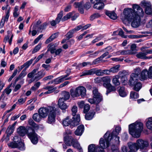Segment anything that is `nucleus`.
Here are the masks:
<instances>
[{"instance_id": "obj_25", "label": "nucleus", "mask_w": 152, "mask_h": 152, "mask_svg": "<svg viewBox=\"0 0 152 152\" xmlns=\"http://www.w3.org/2000/svg\"><path fill=\"white\" fill-rule=\"evenodd\" d=\"M148 78V74L147 73V69H144L141 72L140 77V78L141 80H144Z\"/></svg>"}, {"instance_id": "obj_31", "label": "nucleus", "mask_w": 152, "mask_h": 152, "mask_svg": "<svg viewBox=\"0 0 152 152\" xmlns=\"http://www.w3.org/2000/svg\"><path fill=\"white\" fill-rule=\"evenodd\" d=\"M118 93L119 95L122 97L126 96L127 94V92L124 87H120L118 90Z\"/></svg>"}, {"instance_id": "obj_5", "label": "nucleus", "mask_w": 152, "mask_h": 152, "mask_svg": "<svg viewBox=\"0 0 152 152\" xmlns=\"http://www.w3.org/2000/svg\"><path fill=\"white\" fill-rule=\"evenodd\" d=\"M29 123L32 126V127L29 128L28 130L27 135L32 143L34 144H36L38 142V136L35 132L34 130L38 129L39 126L32 120L29 121Z\"/></svg>"}, {"instance_id": "obj_57", "label": "nucleus", "mask_w": 152, "mask_h": 152, "mask_svg": "<svg viewBox=\"0 0 152 152\" xmlns=\"http://www.w3.org/2000/svg\"><path fill=\"white\" fill-rule=\"evenodd\" d=\"M41 44L39 43L35 47L34 49L32 51V53L33 54L34 53L39 51L41 48Z\"/></svg>"}, {"instance_id": "obj_27", "label": "nucleus", "mask_w": 152, "mask_h": 152, "mask_svg": "<svg viewBox=\"0 0 152 152\" xmlns=\"http://www.w3.org/2000/svg\"><path fill=\"white\" fill-rule=\"evenodd\" d=\"M98 148H99L98 145L94 144H91L88 146V152H96Z\"/></svg>"}, {"instance_id": "obj_47", "label": "nucleus", "mask_w": 152, "mask_h": 152, "mask_svg": "<svg viewBox=\"0 0 152 152\" xmlns=\"http://www.w3.org/2000/svg\"><path fill=\"white\" fill-rule=\"evenodd\" d=\"M41 85V83L40 82H36L31 88V90L33 91L36 90Z\"/></svg>"}, {"instance_id": "obj_56", "label": "nucleus", "mask_w": 152, "mask_h": 152, "mask_svg": "<svg viewBox=\"0 0 152 152\" xmlns=\"http://www.w3.org/2000/svg\"><path fill=\"white\" fill-rule=\"evenodd\" d=\"M11 85H10L8 86L3 91V93H6L9 95L12 91V89L10 88Z\"/></svg>"}, {"instance_id": "obj_36", "label": "nucleus", "mask_w": 152, "mask_h": 152, "mask_svg": "<svg viewBox=\"0 0 152 152\" xmlns=\"http://www.w3.org/2000/svg\"><path fill=\"white\" fill-rule=\"evenodd\" d=\"M26 71V70H25V69H23L22 70L18 77L15 80V82L23 78L27 74Z\"/></svg>"}, {"instance_id": "obj_28", "label": "nucleus", "mask_w": 152, "mask_h": 152, "mask_svg": "<svg viewBox=\"0 0 152 152\" xmlns=\"http://www.w3.org/2000/svg\"><path fill=\"white\" fill-rule=\"evenodd\" d=\"M63 98H59L58 100V104L60 108L62 110H65L67 107V106L64 103Z\"/></svg>"}, {"instance_id": "obj_6", "label": "nucleus", "mask_w": 152, "mask_h": 152, "mask_svg": "<svg viewBox=\"0 0 152 152\" xmlns=\"http://www.w3.org/2000/svg\"><path fill=\"white\" fill-rule=\"evenodd\" d=\"M14 142L8 143V146L12 148H18L21 150L25 149L24 144L18 136H15L13 138Z\"/></svg>"}, {"instance_id": "obj_34", "label": "nucleus", "mask_w": 152, "mask_h": 152, "mask_svg": "<svg viewBox=\"0 0 152 152\" xmlns=\"http://www.w3.org/2000/svg\"><path fill=\"white\" fill-rule=\"evenodd\" d=\"M63 97L60 98H63V101H65L68 99L70 97V94L69 92L64 91L62 93Z\"/></svg>"}, {"instance_id": "obj_14", "label": "nucleus", "mask_w": 152, "mask_h": 152, "mask_svg": "<svg viewBox=\"0 0 152 152\" xmlns=\"http://www.w3.org/2000/svg\"><path fill=\"white\" fill-rule=\"evenodd\" d=\"M53 107H42L39 109L38 113L43 118H45L51 110H53Z\"/></svg>"}, {"instance_id": "obj_41", "label": "nucleus", "mask_w": 152, "mask_h": 152, "mask_svg": "<svg viewBox=\"0 0 152 152\" xmlns=\"http://www.w3.org/2000/svg\"><path fill=\"white\" fill-rule=\"evenodd\" d=\"M94 114L95 113L94 112H90L86 115L85 116L86 119L88 120H91L93 118Z\"/></svg>"}, {"instance_id": "obj_9", "label": "nucleus", "mask_w": 152, "mask_h": 152, "mask_svg": "<svg viewBox=\"0 0 152 152\" xmlns=\"http://www.w3.org/2000/svg\"><path fill=\"white\" fill-rule=\"evenodd\" d=\"M38 68L34 69L31 72L28 73L27 77L29 78L34 77V79L39 80L42 78L45 75L43 70H41L37 72Z\"/></svg>"}, {"instance_id": "obj_44", "label": "nucleus", "mask_w": 152, "mask_h": 152, "mask_svg": "<svg viewBox=\"0 0 152 152\" xmlns=\"http://www.w3.org/2000/svg\"><path fill=\"white\" fill-rule=\"evenodd\" d=\"M139 96L138 94L135 92L132 91L130 94V97L134 99H136L138 98Z\"/></svg>"}, {"instance_id": "obj_51", "label": "nucleus", "mask_w": 152, "mask_h": 152, "mask_svg": "<svg viewBox=\"0 0 152 152\" xmlns=\"http://www.w3.org/2000/svg\"><path fill=\"white\" fill-rule=\"evenodd\" d=\"M91 62H83L82 63L79 64L77 67H78L80 68H82L88 65H91Z\"/></svg>"}, {"instance_id": "obj_18", "label": "nucleus", "mask_w": 152, "mask_h": 152, "mask_svg": "<svg viewBox=\"0 0 152 152\" xmlns=\"http://www.w3.org/2000/svg\"><path fill=\"white\" fill-rule=\"evenodd\" d=\"M69 142L71 143V145L74 148H77L80 152H83L82 148L76 139H74L73 138L71 137L69 139V142H68V143Z\"/></svg>"}, {"instance_id": "obj_54", "label": "nucleus", "mask_w": 152, "mask_h": 152, "mask_svg": "<svg viewBox=\"0 0 152 152\" xmlns=\"http://www.w3.org/2000/svg\"><path fill=\"white\" fill-rule=\"evenodd\" d=\"M72 15V12H69L66 15L64 16L61 19L62 21H64L69 18Z\"/></svg>"}, {"instance_id": "obj_23", "label": "nucleus", "mask_w": 152, "mask_h": 152, "mask_svg": "<svg viewBox=\"0 0 152 152\" xmlns=\"http://www.w3.org/2000/svg\"><path fill=\"white\" fill-rule=\"evenodd\" d=\"M84 127L83 125H80L75 132V134L78 136L81 135L84 132Z\"/></svg>"}, {"instance_id": "obj_43", "label": "nucleus", "mask_w": 152, "mask_h": 152, "mask_svg": "<svg viewBox=\"0 0 152 152\" xmlns=\"http://www.w3.org/2000/svg\"><path fill=\"white\" fill-rule=\"evenodd\" d=\"M64 78H62V77H60L56 78L53 80L54 83V84H57L61 82L64 81Z\"/></svg>"}, {"instance_id": "obj_42", "label": "nucleus", "mask_w": 152, "mask_h": 152, "mask_svg": "<svg viewBox=\"0 0 152 152\" xmlns=\"http://www.w3.org/2000/svg\"><path fill=\"white\" fill-rule=\"evenodd\" d=\"M13 35H12L10 37V36L9 35H7L5 36L4 39V42L5 43L7 42H8L10 45H11L12 40V37Z\"/></svg>"}, {"instance_id": "obj_3", "label": "nucleus", "mask_w": 152, "mask_h": 152, "mask_svg": "<svg viewBox=\"0 0 152 152\" xmlns=\"http://www.w3.org/2000/svg\"><path fill=\"white\" fill-rule=\"evenodd\" d=\"M127 145L130 149L128 152H136L139 149L142 150L147 147L149 143L147 141L139 139L137 140L136 143L130 142L128 143Z\"/></svg>"}, {"instance_id": "obj_8", "label": "nucleus", "mask_w": 152, "mask_h": 152, "mask_svg": "<svg viewBox=\"0 0 152 152\" xmlns=\"http://www.w3.org/2000/svg\"><path fill=\"white\" fill-rule=\"evenodd\" d=\"M70 94L73 97H77L80 96L83 97L86 95V90L83 86H80L77 88L75 90L71 89Z\"/></svg>"}, {"instance_id": "obj_50", "label": "nucleus", "mask_w": 152, "mask_h": 152, "mask_svg": "<svg viewBox=\"0 0 152 152\" xmlns=\"http://www.w3.org/2000/svg\"><path fill=\"white\" fill-rule=\"evenodd\" d=\"M117 53H120V54L125 55H127V54H131L130 53V51L129 50H120L118 52H117Z\"/></svg>"}, {"instance_id": "obj_38", "label": "nucleus", "mask_w": 152, "mask_h": 152, "mask_svg": "<svg viewBox=\"0 0 152 152\" xmlns=\"http://www.w3.org/2000/svg\"><path fill=\"white\" fill-rule=\"evenodd\" d=\"M146 125L148 129L152 130V117H150L148 119Z\"/></svg>"}, {"instance_id": "obj_7", "label": "nucleus", "mask_w": 152, "mask_h": 152, "mask_svg": "<svg viewBox=\"0 0 152 152\" xmlns=\"http://www.w3.org/2000/svg\"><path fill=\"white\" fill-rule=\"evenodd\" d=\"M73 120L70 119L69 117H67L63 120L62 123L63 126H68L70 125L71 127L77 126L79 124L80 121V116L77 115L74 118H72Z\"/></svg>"}, {"instance_id": "obj_48", "label": "nucleus", "mask_w": 152, "mask_h": 152, "mask_svg": "<svg viewBox=\"0 0 152 152\" xmlns=\"http://www.w3.org/2000/svg\"><path fill=\"white\" fill-rule=\"evenodd\" d=\"M100 15L98 13H96L92 15L90 17V20L92 21L94 19L100 17Z\"/></svg>"}, {"instance_id": "obj_4", "label": "nucleus", "mask_w": 152, "mask_h": 152, "mask_svg": "<svg viewBox=\"0 0 152 152\" xmlns=\"http://www.w3.org/2000/svg\"><path fill=\"white\" fill-rule=\"evenodd\" d=\"M143 124L139 122H136L129 125V132L132 136L136 138H139L143 130Z\"/></svg>"}, {"instance_id": "obj_53", "label": "nucleus", "mask_w": 152, "mask_h": 152, "mask_svg": "<svg viewBox=\"0 0 152 152\" xmlns=\"http://www.w3.org/2000/svg\"><path fill=\"white\" fill-rule=\"evenodd\" d=\"M70 69H68L67 70V75L62 76V78H64V81L65 80H69L71 79V77H67L69 75L70 73Z\"/></svg>"}, {"instance_id": "obj_58", "label": "nucleus", "mask_w": 152, "mask_h": 152, "mask_svg": "<svg viewBox=\"0 0 152 152\" xmlns=\"http://www.w3.org/2000/svg\"><path fill=\"white\" fill-rule=\"evenodd\" d=\"M102 58L100 56L98 58L95 60H94L93 62V64H96L100 63L102 60Z\"/></svg>"}, {"instance_id": "obj_35", "label": "nucleus", "mask_w": 152, "mask_h": 152, "mask_svg": "<svg viewBox=\"0 0 152 152\" xmlns=\"http://www.w3.org/2000/svg\"><path fill=\"white\" fill-rule=\"evenodd\" d=\"M58 36V34L55 33L51 36L49 38L47 39L45 41L46 44H48L50 42L53 41L54 39L57 37Z\"/></svg>"}, {"instance_id": "obj_26", "label": "nucleus", "mask_w": 152, "mask_h": 152, "mask_svg": "<svg viewBox=\"0 0 152 152\" xmlns=\"http://www.w3.org/2000/svg\"><path fill=\"white\" fill-rule=\"evenodd\" d=\"M110 81L111 79L109 76H106L102 77V81L104 82L103 85L105 87L108 86L110 84Z\"/></svg>"}, {"instance_id": "obj_32", "label": "nucleus", "mask_w": 152, "mask_h": 152, "mask_svg": "<svg viewBox=\"0 0 152 152\" xmlns=\"http://www.w3.org/2000/svg\"><path fill=\"white\" fill-rule=\"evenodd\" d=\"M42 118H43L39 113H35L33 116V118L34 120L37 122H39L41 120Z\"/></svg>"}, {"instance_id": "obj_30", "label": "nucleus", "mask_w": 152, "mask_h": 152, "mask_svg": "<svg viewBox=\"0 0 152 152\" xmlns=\"http://www.w3.org/2000/svg\"><path fill=\"white\" fill-rule=\"evenodd\" d=\"M104 1H100L96 3L94 5V8L99 10L103 9L104 6Z\"/></svg>"}, {"instance_id": "obj_55", "label": "nucleus", "mask_w": 152, "mask_h": 152, "mask_svg": "<svg viewBox=\"0 0 152 152\" xmlns=\"http://www.w3.org/2000/svg\"><path fill=\"white\" fill-rule=\"evenodd\" d=\"M117 145H113L111 146V150L112 152H119V151L117 147Z\"/></svg>"}, {"instance_id": "obj_2", "label": "nucleus", "mask_w": 152, "mask_h": 152, "mask_svg": "<svg viewBox=\"0 0 152 152\" xmlns=\"http://www.w3.org/2000/svg\"><path fill=\"white\" fill-rule=\"evenodd\" d=\"M110 136V132H107L104 136V139L101 138L99 141V143L101 148H105L108 147L109 144V142H110L111 147L113 145H118L120 143L119 140V137L117 136L114 137L112 136Z\"/></svg>"}, {"instance_id": "obj_29", "label": "nucleus", "mask_w": 152, "mask_h": 152, "mask_svg": "<svg viewBox=\"0 0 152 152\" xmlns=\"http://www.w3.org/2000/svg\"><path fill=\"white\" fill-rule=\"evenodd\" d=\"M146 55L147 53H146L145 52H141L137 53L136 54V56L138 58L141 59H147L151 58L146 56Z\"/></svg>"}, {"instance_id": "obj_63", "label": "nucleus", "mask_w": 152, "mask_h": 152, "mask_svg": "<svg viewBox=\"0 0 152 152\" xmlns=\"http://www.w3.org/2000/svg\"><path fill=\"white\" fill-rule=\"evenodd\" d=\"M111 59L112 61L115 62L122 61L124 60L123 58H112Z\"/></svg>"}, {"instance_id": "obj_11", "label": "nucleus", "mask_w": 152, "mask_h": 152, "mask_svg": "<svg viewBox=\"0 0 152 152\" xmlns=\"http://www.w3.org/2000/svg\"><path fill=\"white\" fill-rule=\"evenodd\" d=\"M95 74L97 76L103 75V71L102 70H96L95 69H92L89 70H85L80 74V77L91 75Z\"/></svg>"}, {"instance_id": "obj_19", "label": "nucleus", "mask_w": 152, "mask_h": 152, "mask_svg": "<svg viewBox=\"0 0 152 152\" xmlns=\"http://www.w3.org/2000/svg\"><path fill=\"white\" fill-rule=\"evenodd\" d=\"M18 133L21 136H23L26 133L27 134L28 130L24 126H21L17 129Z\"/></svg>"}, {"instance_id": "obj_46", "label": "nucleus", "mask_w": 152, "mask_h": 152, "mask_svg": "<svg viewBox=\"0 0 152 152\" xmlns=\"http://www.w3.org/2000/svg\"><path fill=\"white\" fill-rule=\"evenodd\" d=\"M136 45L135 44H132L131 46V50H129L130 51V53L131 54H134L135 53L137 50L136 49Z\"/></svg>"}, {"instance_id": "obj_22", "label": "nucleus", "mask_w": 152, "mask_h": 152, "mask_svg": "<svg viewBox=\"0 0 152 152\" xmlns=\"http://www.w3.org/2000/svg\"><path fill=\"white\" fill-rule=\"evenodd\" d=\"M44 88L46 90H48V91H46L44 93H42L40 94V95L43 94H51L56 90L57 88L56 87H54L52 86H48L45 88Z\"/></svg>"}, {"instance_id": "obj_39", "label": "nucleus", "mask_w": 152, "mask_h": 152, "mask_svg": "<svg viewBox=\"0 0 152 152\" xmlns=\"http://www.w3.org/2000/svg\"><path fill=\"white\" fill-rule=\"evenodd\" d=\"M120 67L119 65H117L112 67L110 69V72L117 73L119 71V69Z\"/></svg>"}, {"instance_id": "obj_17", "label": "nucleus", "mask_w": 152, "mask_h": 152, "mask_svg": "<svg viewBox=\"0 0 152 152\" xmlns=\"http://www.w3.org/2000/svg\"><path fill=\"white\" fill-rule=\"evenodd\" d=\"M50 51L52 54L55 53V55L54 57H56V56L58 55L61 52L62 50L61 49H58L56 50L55 48V46L54 45H51L48 49L46 53H47L48 51Z\"/></svg>"}, {"instance_id": "obj_21", "label": "nucleus", "mask_w": 152, "mask_h": 152, "mask_svg": "<svg viewBox=\"0 0 152 152\" xmlns=\"http://www.w3.org/2000/svg\"><path fill=\"white\" fill-rule=\"evenodd\" d=\"M72 132L70 130H67L66 131L64 134V140L66 143L67 144L68 142H69V139L70 138H73L70 135L71 134Z\"/></svg>"}, {"instance_id": "obj_24", "label": "nucleus", "mask_w": 152, "mask_h": 152, "mask_svg": "<svg viewBox=\"0 0 152 152\" xmlns=\"http://www.w3.org/2000/svg\"><path fill=\"white\" fill-rule=\"evenodd\" d=\"M105 12V14L111 19L113 20H115L117 18V15L114 11H111L106 10Z\"/></svg>"}, {"instance_id": "obj_59", "label": "nucleus", "mask_w": 152, "mask_h": 152, "mask_svg": "<svg viewBox=\"0 0 152 152\" xmlns=\"http://www.w3.org/2000/svg\"><path fill=\"white\" fill-rule=\"evenodd\" d=\"M147 73L148 75V78L150 79H152V66H150L147 70Z\"/></svg>"}, {"instance_id": "obj_45", "label": "nucleus", "mask_w": 152, "mask_h": 152, "mask_svg": "<svg viewBox=\"0 0 152 152\" xmlns=\"http://www.w3.org/2000/svg\"><path fill=\"white\" fill-rule=\"evenodd\" d=\"M34 60V59H31L29 61H28L23 64L25 68L24 69H25V70H26V69L29 67L30 65L32 63L33 61Z\"/></svg>"}, {"instance_id": "obj_49", "label": "nucleus", "mask_w": 152, "mask_h": 152, "mask_svg": "<svg viewBox=\"0 0 152 152\" xmlns=\"http://www.w3.org/2000/svg\"><path fill=\"white\" fill-rule=\"evenodd\" d=\"M14 129L13 126H10L6 130V132L7 134L10 135L13 132Z\"/></svg>"}, {"instance_id": "obj_12", "label": "nucleus", "mask_w": 152, "mask_h": 152, "mask_svg": "<svg viewBox=\"0 0 152 152\" xmlns=\"http://www.w3.org/2000/svg\"><path fill=\"white\" fill-rule=\"evenodd\" d=\"M141 6L145 8V12L148 15L152 14V8L151 3L148 1L143 0L141 2Z\"/></svg>"}, {"instance_id": "obj_15", "label": "nucleus", "mask_w": 152, "mask_h": 152, "mask_svg": "<svg viewBox=\"0 0 152 152\" xmlns=\"http://www.w3.org/2000/svg\"><path fill=\"white\" fill-rule=\"evenodd\" d=\"M141 72V69L140 68H137L134 70L133 73L131 75L130 81L133 83L134 80H138L140 78V75Z\"/></svg>"}, {"instance_id": "obj_13", "label": "nucleus", "mask_w": 152, "mask_h": 152, "mask_svg": "<svg viewBox=\"0 0 152 152\" xmlns=\"http://www.w3.org/2000/svg\"><path fill=\"white\" fill-rule=\"evenodd\" d=\"M56 108L53 107V110H51L48 114L47 122L50 124L54 123L55 121L56 116Z\"/></svg>"}, {"instance_id": "obj_61", "label": "nucleus", "mask_w": 152, "mask_h": 152, "mask_svg": "<svg viewBox=\"0 0 152 152\" xmlns=\"http://www.w3.org/2000/svg\"><path fill=\"white\" fill-rule=\"evenodd\" d=\"M90 108V107L89 104H85L84 107V112L85 113H86L89 110Z\"/></svg>"}, {"instance_id": "obj_16", "label": "nucleus", "mask_w": 152, "mask_h": 152, "mask_svg": "<svg viewBox=\"0 0 152 152\" xmlns=\"http://www.w3.org/2000/svg\"><path fill=\"white\" fill-rule=\"evenodd\" d=\"M133 83H132L130 80H129V84L134 86V89L136 91H139L142 87L141 83L138 81V80H134Z\"/></svg>"}, {"instance_id": "obj_62", "label": "nucleus", "mask_w": 152, "mask_h": 152, "mask_svg": "<svg viewBox=\"0 0 152 152\" xmlns=\"http://www.w3.org/2000/svg\"><path fill=\"white\" fill-rule=\"evenodd\" d=\"M105 87L107 88V89H108L111 91L115 90V87L112 86L111 84H110L108 86H107V87Z\"/></svg>"}, {"instance_id": "obj_60", "label": "nucleus", "mask_w": 152, "mask_h": 152, "mask_svg": "<svg viewBox=\"0 0 152 152\" xmlns=\"http://www.w3.org/2000/svg\"><path fill=\"white\" fill-rule=\"evenodd\" d=\"M26 101V99L20 98L18 99V102H16V103L20 105L22 104L25 102Z\"/></svg>"}, {"instance_id": "obj_33", "label": "nucleus", "mask_w": 152, "mask_h": 152, "mask_svg": "<svg viewBox=\"0 0 152 152\" xmlns=\"http://www.w3.org/2000/svg\"><path fill=\"white\" fill-rule=\"evenodd\" d=\"M119 78V75H116L114 76L113 79V83L115 86H118L120 84V82L118 80Z\"/></svg>"}, {"instance_id": "obj_40", "label": "nucleus", "mask_w": 152, "mask_h": 152, "mask_svg": "<svg viewBox=\"0 0 152 152\" xmlns=\"http://www.w3.org/2000/svg\"><path fill=\"white\" fill-rule=\"evenodd\" d=\"M77 106H73L72 109V115L73 116L72 118H74L75 117H76V116L78 115H80L79 114H77L76 115V113L77 112Z\"/></svg>"}, {"instance_id": "obj_1", "label": "nucleus", "mask_w": 152, "mask_h": 152, "mask_svg": "<svg viewBox=\"0 0 152 152\" xmlns=\"http://www.w3.org/2000/svg\"><path fill=\"white\" fill-rule=\"evenodd\" d=\"M132 8L124 9L123 15L121 16V19L125 24H127V21L131 22L132 26L136 28L140 24L141 17L143 16L144 12L143 9L137 4H133Z\"/></svg>"}, {"instance_id": "obj_52", "label": "nucleus", "mask_w": 152, "mask_h": 152, "mask_svg": "<svg viewBox=\"0 0 152 152\" xmlns=\"http://www.w3.org/2000/svg\"><path fill=\"white\" fill-rule=\"evenodd\" d=\"M74 30H70L66 34V39L67 40L69 39L72 37L73 34L74 33Z\"/></svg>"}, {"instance_id": "obj_20", "label": "nucleus", "mask_w": 152, "mask_h": 152, "mask_svg": "<svg viewBox=\"0 0 152 152\" xmlns=\"http://www.w3.org/2000/svg\"><path fill=\"white\" fill-rule=\"evenodd\" d=\"M83 2H75L74 6L75 8H77L79 12L81 14L84 13V10L83 7Z\"/></svg>"}, {"instance_id": "obj_10", "label": "nucleus", "mask_w": 152, "mask_h": 152, "mask_svg": "<svg viewBox=\"0 0 152 152\" xmlns=\"http://www.w3.org/2000/svg\"><path fill=\"white\" fill-rule=\"evenodd\" d=\"M93 93V98L88 99V102L91 104H98L102 100V95L98 92V89L96 88H94Z\"/></svg>"}, {"instance_id": "obj_64", "label": "nucleus", "mask_w": 152, "mask_h": 152, "mask_svg": "<svg viewBox=\"0 0 152 152\" xmlns=\"http://www.w3.org/2000/svg\"><path fill=\"white\" fill-rule=\"evenodd\" d=\"M77 104L79 107L80 108H82L83 107H84L85 105L84 104V102L83 101L78 102Z\"/></svg>"}, {"instance_id": "obj_37", "label": "nucleus", "mask_w": 152, "mask_h": 152, "mask_svg": "<svg viewBox=\"0 0 152 152\" xmlns=\"http://www.w3.org/2000/svg\"><path fill=\"white\" fill-rule=\"evenodd\" d=\"M115 132L113 131V132L110 135V136H111V134H112V136L113 137H114L115 136L118 137V136H117V135H118L120 131L121 130V128L120 126H117L116 127L115 129Z\"/></svg>"}]
</instances>
